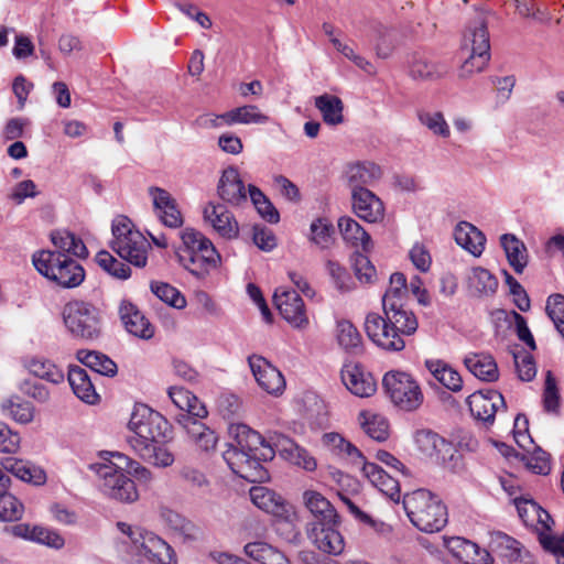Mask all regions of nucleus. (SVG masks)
<instances>
[{
	"label": "nucleus",
	"instance_id": "obj_53",
	"mask_svg": "<svg viewBox=\"0 0 564 564\" xmlns=\"http://www.w3.org/2000/svg\"><path fill=\"white\" fill-rule=\"evenodd\" d=\"M249 198L259 213V215L271 224L280 219L279 212L269 200V198L254 185L248 186Z\"/></svg>",
	"mask_w": 564,
	"mask_h": 564
},
{
	"label": "nucleus",
	"instance_id": "obj_7",
	"mask_svg": "<svg viewBox=\"0 0 564 564\" xmlns=\"http://www.w3.org/2000/svg\"><path fill=\"white\" fill-rule=\"evenodd\" d=\"M64 324L76 338L95 340L101 335V314L91 303L73 301L63 311Z\"/></svg>",
	"mask_w": 564,
	"mask_h": 564
},
{
	"label": "nucleus",
	"instance_id": "obj_46",
	"mask_svg": "<svg viewBox=\"0 0 564 564\" xmlns=\"http://www.w3.org/2000/svg\"><path fill=\"white\" fill-rule=\"evenodd\" d=\"M280 454L291 464L296 465L307 471H313L317 467V462L307 449L297 445L292 440H285L280 448Z\"/></svg>",
	"mask_w": 564,
	"mask_h": 564
},
{
	"label": "nucleus",
	"instance_id": "obj_42",
	"mask_svg": "<svg viewBox=\"0 0 564 564\" xmlns=\"http://www.w3.org/2000/svg\"><path fill=\"white\" fill-rule=\"evenodd\" d=\"M338 228L343 239L352 247L367 251L371 247V239L368 232L349 216L338 219Z\"/></svg>",
	"mask_w": 564,
	"mask_h": 564
},
{
	"label": "nucleus",
	"instance_id": "obj_32",
	"mask_svg": "<svg viewBox=\"0 0 564 564\" xmlns=\"http://www.w3.org/2000/svg\"><path fill=\"white\" fill-rule=\"evenodd\" d=\"M454 238L458 246L474 257H480L485 250V235L470 223H458L454 230Z\"/></svg>",
	"mask_w": 564,
	"mask_h": 564
},
{
	"label": "nucleus",
	"instance_id": "obj_11",
	"mask_svg": "<svg viewBox=\"0 0 564 564\" xmlns=\"http://www.w3.org/2000/svg\"><path fill=\"white\" fill-rule=\"evenodd\" d=\"M235 432L236 444H229L223 453V458L234 474L239 476L245 463L257 445H263V437L260 433L249 429L247 425H237L231 430Z\"/></svg>",
	"mask_w": 564,
	"mask_h": 564
},
{
	"label": "nucleus",
	"instance_id": "obj_48",
	"mask_svg": "<svg viewBox=\"0 0 564 564\" xmlns=\"http://www.w3.org/2000/svg\"><path fill=\"white\" fill-rule=\"evenodd\" d=\"M245 553L261 564H291L282 552L264 542L246 544Z\"/></svg>",
	"mask_w": 564,
	"mask_h": 564
},
{
	"label": "nucleus",
	"instance_id": "obj_27",
	"mask_svg": "<svg viewBox=\"0 0 564 564\" xmlns=\"http://www.w3.org/2000/svg\"><path fill=\"white\" fill-rule=\"evenodd\" d=\"M361 471L364 476L381 491L384 496L389 497L392 501L400 499V485L399 481L383 470L375 463L362 462Z\"/></svg>",
	"mask_w": 564,
	"mask_h": 564
},
{
	"label": "nucleus",
	"instance_id": "obj_63",
	"mask_svg": "<svg viewBox=\"0 0 564 564\" xmlns=\"http://www.w3.org/2000/svg\"><path fill=\"white\" fill-rule=\"evenodd\" d=\"M152 292L163 302L175 308L186 305L185 297L172 285L163 282L151 283Z\"/></svg>",
	"mask_w": 564,
	"mask_h": 564
},
{
	"label": "nucleus",
	"instance_id": "obj_55",
	"mask_svg": "<svg viewBox=\"0 0 564 564\" xmlns=\"http://www.w3.org/2000/svg\"><path fill=\"white\" fill-rule=\"evenodd\" d=\"M360 423L365 433L372 440L383 442L389 436V424L388 421L377 414H360Z\"/></svg>",
	"mask_w": 564,
	"mask_h": 564
},
{
	"label": "nucleus",
	"instance_id": "obj_54",
	"mask_svg": "<svg viewBox=\"0 0 564 564\" xmlns=\"http://www.w3.org/2000/svg\"><path fill=\"white\" fill-rule=\"evenodd\" d=\"M160 519L173 532L185 538L193 536L194 524L178 512L163 508L160 511Z\"/></svg>",
	"mask_w": 564,
	"mask_h": 564
},
{
	"label": "nucleus",
	"instance_id": "obj_22",
	"mask_svg": "<svg viewBox=\"0 0 564 564\" xmlns=\"http://www.w3.org/2000/svg\"><path fill=\"white\" fill-rule=\"evenodd\" d=\"M274 449L263 438V445H257L245 463L242 470H239V477L249 482H263L269 479V473L261 464V460H271L274 457Z\"/></svg>",
	"mask_w": 564,
	"mask_h": 564
},
{
	"label": "nucleus",
	"instance_id": "obj_33",
	"mask_svg": "<svg viewBox=\"0 0 564 564\" xmlns=\"http://www.w3.org/2000/svg\"><path fill=\"white\" fill-rule=\"evenodd\" d=\"M51 241L54 246L53 252L69 254L70 258L85 259L88 250L80 238L66 229H57L51 232Z\"/></svg>",
	"mask_w": 564,
	"mask_h": 564
},
{
	"label": "nucleus",
	"instance_id": "obj_36",
	"mask_svg": "<svg viewBox=\"0 0 564 564\" xmlns=\"http://www.w3.org/2000/svg\"><path fill=\"white\" fill-rule=\"evenodd\" d=\"M480 36V46L473 48V51H465L468 57L464 61L459 68L458 76L467 78L475 73L481 72L490 59V45L486 42L484 31L478 33Z\"/></svg>",
	"mask_w": 564,
	"mask_h": 564
},
{
	"label": "nucleus",
	"instance_id": "obj_5",
	"mask_svg": "<svg viewBox=\"0 0 564 564\" xmlns=\"http://www.w3.org/2000/svg\"><path fill=\"white\" fill-rule=\"evenodd\" d=\"M129 445L138 453H149L152 443L164 442L167 422L156 411L143 403L133 406L129 423Z\"/></svg>",
	"mask_w": 564,
	"mask_h": 564
},
{
	"label": "nucleus",
	"instance_id": "obj_51",
	"mask_svg": "<svg viewBox=\"0 0 564 564\" xmlns=\"http://www.w3.org/2000/svg\"><path fill=\"white\" fill-rule=\"evenodd\" d=\"M29 371L54 384L64 381V372L55 364L44 357H33L25 364Z\"/></svg>",
	"mask_w": 564,
	"mask_h": 564
},
{
	"label": "nucleus",
	"instance_id": "obj_59",
	"mask_svg": "<svg viewBox=\"0 0 564 564\" xmlns=\"http://www.w3.org/2000/svg\"><path fill=\"white\" fill-rule=\"evenodd\" d=\"M481 31H484L486 35L487 44L490 45L486 20L482 13H478L476 19L468 25L464 34L463 51H473V48L480 46V36L478 33Z\"/></svg>",
	"mask_w": 564,
	"mask_h": 564
},
{
	"label": "nucleus",
	"instance_id": "obj_30",
	"mask_svg": "<svg viewBox=\"0 0 564 564\" xmlns=\"http://www.w3.org/2000/svg\"><path fill=\"white\" fill-rule=\"evenodd\" d=\"M464 365L477 379L495 382L499 378V369L495 358L486 352H469L464 358Z\"/></svg>",
	"mask_w": 564,
	"mask_h": 564
},
{
	"label": "nucleus",
	"instance_id": "obj_4",
	"mask_svg": "<svg viewBox=\"0 0 564 564\" xmlns=\"http://www.w3.org/2000/svg\"><path fill=\"white\" fill-rule=\"evenodd\" d=\"M111 234L112 251L137 268L147 265L150 242L127 216L119 215L112 220Z\"/></svg>",
	"mask_w": 564,
	"mask_h": 564
},
{
	"label": "nucleus",
	"instance_id": "obj_21",
	"mask_svg": "<svg viewBox=\"0 0 564 564\" xmlns=\"http://www.w3.org/2000/svg\"><path fill=\"white\" fill-rule=\"evenodd\" d=\"M149 195L152 198L156 215L165 226L171 228H178L182 226V214L177 208L176 200L167 191L153 186L149 188Z\"/></svg>",
	"mask_w": 564,
	"mask_h": 564
},
{
	"label": "nucleus",
	"instance_id": "obj_19",
	"mask_svg": "<svg viewBox=\"0 0 564 564\" xmlns=\"http://www.w3.org/2000/svg\"><path fill=\"white\" fill-rule=\"evenodd\" d=\"M444 546L465 564H490L491 556L485 549L460 536L443 538Z\"/></svg>",
	"mask_w": 564,
	"mask_h": 564
},
{
	"label": "nucleus",
	"instance_id": "obj_58",
	"mask_svg": "<svg viewBox=\"0 0 564 564\" xmlns=\"http://www.w3.org/2000/svg\"><path fill=\"white\" fill-rule=\"evenodd\" d=\"M417 119L433 134L445 139L451 135L449 126L441 111L420 110Z\"/></svg>",
	"mask_w": 564,
	"mask_h": 564
},
{
	"label": "nucleus",
	"instance_id": "obj_24",
	"mask_svg": "<svg viewBox=\"0 0 564 564\" xmlns=\"http://www.w3.org/2000/svg\"><path fill=\"white\" fill-rule=\"evenodd\" d=\"M119 316L126 330L131 335L142 339H150L154 335L153 326L142 312L130 301H121L119 305Z\"/></svg>",
	"mask_w": 564,
	"mask_h": 564
},
{
	"label": "nucleus",
	"instance_id": "obj_31",
	"mask_svg": "<svg viewBox=\"0 0 564 564\" xmlns=\"http://www.w3.org/2000/svg\"><path fill=\"white\" fill-rule=\"evenodd\" d=\"M32 262L40 274L48 280L56 278L57 271L63 270L68 263H78L69 254H58L51 250H40L32 257Z\"/></svg>",
	"mask_w": 564,
	"mask_h": 564
},
{
	"label": "nucleus",
	"instance_id": "obj_25",
	"mask_svg": "<svg viewBox=\"0 0 564 564\" xmlns=\"http://www.w3.org/2000/svg\"><path fill=\"white\" fill-rule=\"evenodd\" d=\"M220 261V256L214 245L205 246L199 251H191L183 254L178 262L197 278L205 276L210 269H215Z\"/></svg>",
	"mask_w": 564,
	"mask_h": 564
},
{
	"label": "nucleus",
	"instance_id": "obj_40",
	"mask_svg": "<svg viewBox=\"0 0 564 564\" xmlns=\"http://www.w3.org/2000/svg\"><path fill=\"white\" fill-rule=\"evenodd\" d=\"M500 245L512 269L517 273H522L528 264V252L523 241L513 234H503L500 237Z\"/></svg>",
	"mask_w": 564,
	"mask_h": 564
},
{
	"label": "nucleus",
	"instance_id": "obj_57",
	"mask_svg": "<svg viewBox=\"0 0 564 564\" xmlns=\"http://www.w3.org/2000/svg\"><path fill=\"white\" fill-rule=\"evenodd\" d=\"M97 264L111 276L126 280L131 274V269L128 264L116 259L110 252L101 250L96 254Z\"/></svg>",
	"mask_w": 564,
	"mask_h": 564
},
{
	"label": "nucleus",
	"instance_id": "obj_23",
	"mask_svg": "<svg viewBox=\"0 0 564 564\" xmlns=\"http://www.w3.org/2000/svg\"><path fill=\"white\" fill-rule=\"evenodd\" d=\"M354 213L362 220L375 224L384 217L382 200L370 189H359L351 194Z\"/></svg>",
	"mask_w": 564,
	"mask_h": 564
},
{
	"label": "nucleus",
	"instance_id": "obj_49",
	"mask_svg": "<svg viewBox=\"0 0 564 564\" xmlns=\"http://www.w3.org/2000/svg\"><path fill=\"white\" fill-rule=\"evenodd\" d=\"M336 339L338 345L347 352L357 354L361 350V335L357 327L348 319L337 322Z\"/></svg>",
	"mask_w": 564,
	"mask_h": 564
},
{
	"label": "nucleus",
	"instance_id": "obj_28",
	"mask_svg": "<svg viewBox=\"0 0 564 564\" xmlns=\"http://www.w3.org/2000/svg\"><path fill=\"white\" fill-rule=\"evenodd\" d=\"M167 393L175 408L181 411L180 414L175 416L177 422L178 419H182V414L191 415L193 419L207 416L208 411L206 406L191 391L182 387H171Z\"/></svg>",
	"mask_w": 564,
	"mask_h": 564
},
{
	"label": "nucleus",
	"instance_id": "obj_56",
	"mask_svg": "<svg viewBox=\"0 0 564 564\" xmlns=\"http://www.w3.org/2000/svg\"><path fill=\"white\" fill-rule=\"evenodd\" d=\"M180 238L182 240V245L178 247L176 251L177 259H182L185 251H199L205 246H212L213 242L206 238L202 232L195 230L194 228H185L180 232Z\"/></svg>",
	"mask_w": 564,
	"mask_h": 564
},
{
	"label": "nucleus",
	"instance_id": "obj_20",
	"mask_svg": "<svg viewBox=\"0 0 564 564\" xmlns=\"http://www.w3.org/2000/svg\"><path fill=\"white\" fill-rule=\"evenodd\" d=\"M204 218L223 238L231 240L238 237V221L225 205L214 203L207 204L204 208Z\"/></svg>",
	"mask_w": 564,
	"mask_h": 564
},
{
	"label": "nucleus",
	"instance_id": "obj_18",
	"mask_svg": "<svg viewBox=\"0 0 564 564\" xmlns=\"http://www.w3.org/2000/svg\"><path fill=\"white\" fill-rule=\"evenodd\" d=\"M340 377L347 390L356 397L369 398L377 390L373 377L358 364H345L341 368Z\"/></svg>",
	"mask_w": 564,
	"mask_h": 564
},
{
	"label": "nucleus",
	"instance_id": "obj_34",
	"mask_svg": "<svg viewBox=\"0 0 564 564\" xmlns=\"http://www.w3.org/2000/svg\"><path fill=\"white\" fill-rule=\"evenodd\" d=\"M323 444L337 457L360 466L365 460L362 453L343 435L329 432L323 435Z\"/></svg>",
	"mask_w": 564,
	"mask_h": 564
},
{
	"label": "nucleus",
	"instance_id": "obj_44",
	"mask_svg": "<svg viewBox=\"0 0 564 564\" xmlns=\"http://www.w3.org/2000/svg\"><path fill=\"white\" fill-rule=\"evenodd\" d=\"M497 542L501 551V555L511 564H535L533 555L522 546L516 539L499 533Z\"/></svg>",
	"mask_w": 564,
	"mask_h": 564
},
{
	"label": "nucleus",
	"instance_id": "obj_64",
	"mask_svg": "<svg viewBox=\"0 0 564 564\" xmlns=\"http://www.w3.org/2000/svg\"><path fill=\"white\" fill-rule=\"evenodd\" d=\"M23 514V505L11 494H0V520L17 521Z\"/></svg>",
	"mask_w": 564,
	"mask_h": 564
},
{
	"label": "nucleus",
	"instance_id": "obj_35",
	"mask_svg": "<svg viewBox=\"0 0 564 564\" xmlns=\"http://www.w3.org/2000/svg\"><path fill=\"white\" fill-rule=\"evenodd\" d=\"M69 386L75 395L88 404H95L99 395L87 371L79 366H70L67 376Z\"/></svg>",
	"mask_w": 564,
	"mask_h": 564
},
{
	"label": "nucleus",
	"instance_id": "obj_29",
	"mask_svg": "<svg viewBox=\"0 0 564 564\" xmlns=\"http://www.w3.org/2000/svg\"><path fill=\"white\" fill-rule=\"evenodd\" d=\"M178 423L186 430L189 438L197 447L204 452L214 451L218 442V436L215 431L206 426L198 419H193L191 415L182 414Z\"/></svg>",
	"mask_w": 564,
	"mask_h": 564
},
{
	"label": "nucleus",
	"instance_id": "obj_62",
	"mask_svg": "<svg viewBox=\"0 0 564 564\" xmlns=\"http://www.w3.org/2000/svg\"><path fill=\"white\" fill-rule=\"evenodd\" d=\"M85 279V270L79 263H68L63 270L57 271L52 281L67 289L78 286Z\"/></svg>",
	"mask_w": 564,
	"mask_h": 564
},
{
	"label": "nucleus",
	"instance_id": "obj_8",
	"mask_svg": "<svg viewBox=\"0 0 564 564\" xmlns=\"http://www.w3.org/2000/svg\"><path fill=\"white\" fill-rule=\"evenodd\" d=\"M382 384L391 402L402 411H415L423 403L424 397L420 384L406 372H387Z\"/></svg>",
	"mask_w": 564,
	"mask_h": 564
},
{
	"label": "nucleus",
	"instance_id": "obj_6",
	"mask_svg": "<svg viewBox=\"0 0 564 564\" xmlns=\"http://www.w3.org/2000/svg\"><path fill=\"white\" fill-rule=\"evenodd\" d=\"M397 314H391L388 319L378 313H369L365 319V330L368 338L379 348L386 351H401L406 346L409 332L414 327L412 317L406 319L404 328L397 325Z\"/></svg>",
	"mask_w": 564,
	"mask_h": 564
},
{
	"label": "nucleus",
	"instance_id": "obj_14",
	"mask_svg": "<svg viewBox=\"0 0 564 564\" xmlns=\"http://www.w3.org/2000/svg\"><path fill=\"white\" fill-rule=\"evenodd\" d=\"M250 499L256 507L279 520L290 523L295 517L293 506L267 487H252L250 489Z\"/></svg>",
	"mask_w": 564,
	"mask_h": 564
},
{
	"label": "nucleus",
	"instance_id": "obj_10",
	"mask_svg": "<svg viewBox=\"0 0 564 564\" xmlns=\"http://www.w3.org/2000/svg\"><path fill=\"white\" fill-rule=\"evenodd\" d=\"M514 505L519 518L525 527L538 534L539 541L545 550L560 540V536L552 533L554 520L539 503L532 499L516 498Z\"/></svg>",
	"mask_w": 564,
	"mask_h": 564
},
{
	"label": "nucleus",
	"instance_id": "obj_12",
	"mask_svg": "<svg viewBox=\"0 0 564 564\" xmlns=\"http://www.w3.org/2000/svg\"><path fill=\"white\" fill-rule=\"evenodd\" d=\"M307 538L323 553L339 555L345 549V540L339 531V518L328 521H311L306 528Z\"/></svg>",
	"mask_w": 564,
	"mask_h": 564
},
{
	"label": "nucleus",
	"instance_id": "obj_38",
	"mask_svg": "<svg viewBox=\"0 0 564 564\" xmlns=\"http://www.w3.org/2000/svg\"><path fill=\"white\" fill-rule=\"evenodd\" d=\"M302 497L304 506L314 518L313 521L329 522V520L339 518L336 509L321 492L305 490Z\"/></svg>",
	"mask_w": 564,
	"mask_h": 564
},
{
	"label": "nucleus",
	"instance_id": "obj_16",
	"mask_svg": "<svg viewBox=\"0 0 564 564\" xmlns=\"http://www.w3.org/2000/svg\"><path fill=\"white\" fill-rule=\"evenodd\" d=\"M471 415L485 424H492L499 409H505L503 395L496 390L479 391L467 398Z\"/></svg>",
	"mask_w": 564,
	"mask_h": 564
},
{
	"label": "nucleus",
	"instance_id": "obj_15",
	"mask_svg": "<svg viewBox=\"0 0 564 564\" xmlns=\"http://www.w3.org/2000/svg\"><path fill=\"white\" fill-rule=\"evenodd\" d=\"M273 300L279 313L289 324L295 328L307 326L304 302L295 291L281 286L275 290Z\"/></svg>",
	"mask_w": 564,
	"mask_h": 564
},
{
	"label": "nucleus",
	"instance_id": "obj_45",
	"mask_svg": "<svg viewBox=\"0 0 564 564\" xmlns=\"http://www.w3.org/2000/svg\"><path fill=\"white\" fill-rule=\"evenodd\" d=\"M314 105L326 124L338 126L344 122V104L339 97L324 94L315 98Z\"/></svg>",
	"mask_w": 564,
	"mask_h": 564
},
{
	"label": "nucleus",
	"instance_id": "obj_1",
	"mask_svg": "<svg viewBox=\"0 0 564 564\" xmlns=\"http://www.w3.org/2000/svg\"><path fill=\"white\" fill-rule=\"evenodd\" d=\"M131 458L119 452H105L97 462L88 465L99 481L100 490L109 498L121 502H133L139 494L134 481L129 478Z\"/></svg>",
	"mask_w": 564,
	"mask_h": 564
},
{
	"label": "nucleus",
	"instance_id": "obj_13",
	"mask_svg": "<svg viewBox=\"0 0 564 564\" xmlns=\"http://www.w3.org/2000/svg\"><path fill=\"white\" fill-rule=\"evenodd\" d=\"M248 365L258 386L269 394L280 395L285 389V380L281 371L260 355L248 357Z\"/></svg>",
	"mask_w": 564,
	"mask_h": 564
},
{
	"label": "nucleus",
	"instance_id": "obj_52",
	"mask_svg": "<svg viewBox=\"0 0 564 564\" xmlns=\"http://www.w3.org/2000/svg\"><path fill=\"white\" fill-rule=\"evenodd\" d=\"M468 285L477 294H494L498 288V281L487 269L473 268L468 274Z\"/></svg>",
	"mask_w": 564,
	"mask_h": 564
},
{
	"label": "nucleus",
	"instance_id": "obj_37",
	"mask_svg": "<svg viewBox=\"0 0 564 564\" xmlns=\"http://www.w3.org/2000/svg\"><path fill=\"white\" fill-rule=\"evenodd\" d=\"M408 291L405 275L401 272L391 274L389 288L382 296V310L394 311V308H405Z\"/></svg>",
	"mask_w": 564,
	"mask_h": 564
},
{
	"label": "nucleus",
	"instance_id": "obj_43",
	"mask_svg": "<svg viewBox=\"0 0 564 564\" xmlns=\"http://www.w3.org/2000/svg\"><path fill=\"white\" fill-rule=\"evenodd\" d=\"M1 465L6 471L12 474L20 480L36 485L42 484L45 480L44 471L30 462L14 457H7L1 462Z\"/></svg>",
	"mask_w": 564,
	"mask_h": 564
},
{
	"label": "nucleus",
	"instance_id": "obj_3",
	"mask_svg": "<svg viewBox=\"0 0 564 564\" xmlns=\"http://www.w3.org/2000/svg\"><path fill=\"white\" fill-rule=\"evenodd\" d=\"M402 503L411 523L422 532H438L448 521L446 506L437 495L427 489L404 495Z\"/></svg>",
	"mask_w": 564,
	"mask_h": 564
},
{
	"label": "nucleus",
	"instance_id": "obj_47",
	"mask_svg": "<svg viewBox=\"0 0 564 564\" xmlns=\"http://www.w3.org/2000/svg\"><path fill=\"white\" fill-rule=\"evenodd\" d=\"M77 359L98 375L113 377L118 370L113 360L98 351L78 350Z\"/></svg>",
	"mask_w": 564,
	"mask_h": 564
},
{
	"label": "nucleus",
	"instance_id": "obj_26",
	"mask_svg": "<svg viewBox=\"0 0 564 564\" xmlns=\"http://www.w3.org/2000/svg\"><path fill=\"white\" fill-rule=\"evenodd\" d=\"M345 176L352 194L359 189H368L367 186H372L381 178L382 172L372 162H357L347 166Z\"/></svg>",
	"mask_w": 564,
	"mask_h": 564
},
{
	"label": "nucleus",
	"instance_id": "obj_17",
	"mask_svg": "<svg viewBox=\"0 0 564 564\" xmlns=\"http://www.w3.org/2000/svg\"><path fill=\"white\" fill-rule=\"evenodd\" d=\"M219 197L234 207H240L248 203L249 193L240 177L236 166L226 167L217 185Z\"/></svg>",
	"mask_w": 564,
	"mask_h": 564
},
{
	"label": "nucleus",
	"instance_id": "obj_9",
	"mask_svg": "<svg viewBox=\"0 0 564 564\" xmlns=\"http://www.w3.org/2000/svg\"><path fill=\"white\" fill-rule=\"evenodd\" d=\"M412 438L415 449L424 458L449 469L456 466L458 455L455 446L437 432L427 427L417 429Z\"/></svg>",
	"mask_w": 564,
	"mask_h": 564
},
{
	"label": "nucleus",
	"instance_id": "obj_41",
	"mask_svg": "<svg viewBox=\"0 0 564 564\" xmlns=\"http://www.w3.org/2000/svg\"><path fill=\"white\" fill-rule=\"evenodd\" d=\"M425 367L429 372L445 388L453 392H458L463 388L460 375L448 364L441 359H427Z\"/></svg>",
	"mask_w": 564,
	"mask_h": 564
},
{
	"label": "nucleus",
	"instance_id": "obj_61",
	"mask_svg": "<svg viewBox=\"0 0 564 564\" xmlns=\"http://www.w3.org/2000/svg\"><path fill=\"white\" fill-rule=\"evenodd\" d=\"M545 312L558 334L564 338V295L560 293L551 294L546 299Z\"/></svg>",
	"mask_w": 564,
	"mask_h": 564
},
{
	"label": "nucleus",
	"instance_id": "obj_39",
	"mask_svg": "<svg viewBox=\"0 0 564 564\" xmlns=\"http://www.w3.org/2000/svg\"><path fill=\"white\" fill-rule=\"evenodd\" d=\"M447 73V66L429 59L424 55L415 54L409 64V74L413 79L435 80Z\"/></svg>",
	"mask_w": 564,
	"mask_h": 564
},
{
	"label": "nucleus",
	"instance_id": "obj_50",
	"mask_svg": "<svg viewBox=\"0 0 564 564\" xmlns=\"http://www.w3.org/2000/svg\"><path fill=\"white\" fill-rule=\"evenodd\" d=\"M229 124H265L270 117L256 105H243L228 110Z\"/></svg>",
	"mask_w": 564,
	"mask_h": 564
},
{
	"label": "nucleus",
	"instance_id": "obj_2",
	"mask_svg": "<svg viewBox=\"0 0 564 564\" xmlns=\"http://www.w3.org/2000/svg\"><path fill=\"white\" fill-rule=\"evenodd\" d=\"M127 558L135 563L176 564L172 546L156 533L140 525L118 522Z\"/></svg>",
	"mask_w": 564,
	"mask_h": 564
},
{
	"label": "nucleus",
	"instance_id": "obj_60",
	"mask_svg": "<svg viewBox=\"0 0 564 564\" xmlns=\"http://www.w3.org/2000/svg\"><path fill=\"white\" fill-rule=\"evenodd\" d=\"M326 269L335 288L340 293H347L355 289V282L345 267L334 260H328Z\"/></svg>",
	"mask_w": 564,
	"mask_h": 564
}]
</instances>
